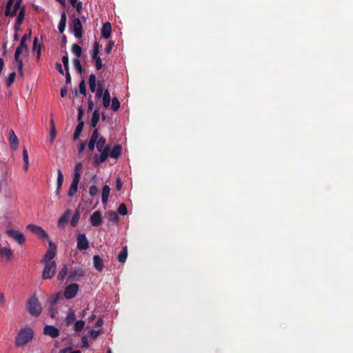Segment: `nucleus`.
Instances as JSON below:
<instances>
[{"mask_svg":"<svg viewBox=\"0 0 353 353\" xmlns=\"http://www.w3.org/2000/svg\"><path fill=\"white\" fill-rule=\"evenodd\" d=\"M6 299L3 292H0V307H3Z\"/></svg>","mask_w":353,"mask_h":353,"instance_id":"58","label":"nucleus"},{"mask_svg":"<svg viewBox=\"0 0 353 353\" xmlns=\"http://www.w3.org/2000/svg\"><path fill=\"white\" fill-rule=\"evenodd\" d=\"M120 108V102L119 99L117 97H114L112 99V104H111V109L116 112Z\"/></svg>","mask_w":353,"mask_h":353,"instance_id":"39","label":"nucleus"},{"mask_svg":"<svg viewBox=\"0 0 353 353\" xmlns=\"http://www.w3.org/2000/svg\"><path fill=\"white\" fill-rule=\"evenodd\" d=\"M67 273H68V268L65 265H64L57 275V279L59 281L63 280L64 278L65 277Z\"/></svg>","mask_w":353,"mask_h":353,"instance_id":"36","label":"nucleus"},{"mask_svg":"<svg viewBox=\"0 0 353 353\" xmlns=\"http://www.w3.org/2000/svg\"><path fill=\"white\" fill-rule=\"evenodd\" d=\"M80 179H78V175L77 174L76 177H73L72 181L70 184V186L68 190V196H73L74 194L77 192L78 184L79 183Z\"/></svg>","mask_w":353,"mask_h":353,"instance_id":"14","label":"nucleus"},{"mask_svg":"<svg viewBox=\"0 0 353 353\" xmlns=\"http://www.w3.org/2000/svg\"><path fill=\"white\" fill-rule=\"evenodd\" d=\"M33 336L34 332L30 327H24L21 329L15 337L16 346H25L32 339Z\"/></svg>","mask_w":353,"mask_h":353,"instance_id":"2","label":"nucleus"},{"mask_svg":"<svg viewBox=\"0 0 353 353\" xmlns=\"http://www.w3.org/2000/svg\"><path fill=\"white\" fill-rule=\"evenodd\" d=\"M110 148L109 145H105L101 152H106L107 155L110 156Z\"/></svg>","mask_w":353,"mask_h":353,"instance_id":"64","label":"nucleus"},{"mask_svg":"<svg viewBox=\"0 0 353 353\" xmlns=\"http://www.w3.org/2000/svg\"><path fill=\"white\" fill-rule=\"evenodd\" d=\"M56 134H57L56 129H50V136L48 137V141L50 142V144H52L54 142L55 137H56Z\"/></svg>","mask_w":353,"mask_h":353,"instance_id":"45","label":"nucleus"},{"mask_svg":"<svg viewBox=\"0 0 353 353\" xmlns=\"http://www.w3.org/2000/svg\"><path fill=\"white\" fill-rule=\"evenodd\" d=\"M63 182V175L60 170L57 172V189H61V186Z\"/></svg>","mask_w":353,"mask_h":353,"instance_id":"38","label":"nucleus"},{"mask_svg":"<svg viewBox=\"0 0 353 353\" xmlns=\"http://www.w3.org/2000/svg\"><path fill=\"white\" fill-rule=\"evenodd\" d=\"M72 62H73L74 67L77 69V72L79 73H81L82 66H81L79 59H73Z\"/></svg>","mask_w":353,"mask_h":353,"instance_id":"42","label":"nucleus"},{"mask_svg":"<svg viewBox=\"0 0 353 353\" xmlns=\"http://www.w3.org/2000/svg\"><path fill=\"white\" fill-rule=\"evenodd\" d=\"M43 333L52 338H56L59 335V330L53 325H46L43 329Z\"/></svg>","mask_w":353,"mask_h":353,"instance_id":"13","label":"nucleus"},{"mask_svg":"<svg viewBox=\"0 0 353 353\" xmlns=\"http://www.w3.org/2000/svg\"><path fill=\"white\" fill-rule=\"evenodd\" d=\"M118 212L121 215H125L128 213L126 205L124 203H121L118 208Z\"/></svg>","mask_w":353,"mask_h":353,"instance_id":"43","label":"nucleus"},{"mask_svg":"<svg viewBox=\"0 0 353 353\" xmlns=\"http://www.w3.org/2000/svg\"><path fill=\"white\" fill-rule=\"evenodd\" d=\"M14 61L17 63L19 72L20 73V74H23V65L22 60L20 59V56H18V59H14Z\"/></svg>","mask_w":353,"mask_h":353,"instance_id":"46","label":"nucleus"},{"mask_svg":"<svg viewBox=\"0 0 353 353\" xmlns=\"http://www.w3.org/2000/svg\"><path fill=\"white\" fill-rule=\"evenodd\" d=\"M15 77H16V74L14 72H11L8 75V77L6 79V85L8 87H10L14 83Z\"/></svg>","mask_w":353,"mask_h":353,"instance_id":"40","label":"nucleus"},{"mask_svg":"<svg viewBox=\"0 0 353 353\" xmlns=\"http://www.w3.org/2000/svg\"><path fill=\"white\" fill-rule=\"evenodd\" d=\"M128 257V249L127 246L122 248V250L119 252L117 256L118 261L121 263H124Z\"/></svg>","mask_w":353,"mask_h":353,"instance_id":"24","label":"nucleus"},{"mask_svg":"<svg viewBox=\"0 0 353 353\" xmlns=\"http://www.w3.org/2000/svg\"><path fill=\"white\" fill-rule=\"evenodd\" d=\"M114 43L113 41H109L108 44L107 45L105 50V51L107 54L110 53V52L114 46Z\"/></svg>","mask_w":353,"mask_h":353,"instance_id":"51","label":"nucleus"},{"mask_svg":"<svg viewBox=\"0 0 353 353\" xmlns=\"http://www.w3.org/2000/svg\"><path fill=\"white\" fill-rule=\"evenodd\" d=\"M97 145V141H93L92 139H90L88 144V148L90 151H92L94 149V145Z\"/></svg>","mask_w":353,"mask_h":353,"instance_id":"52","label":"nucleus"},{"mask_svg":"<svg viewBox=\"0 0 353 353\" xmlns=\"http://www.w3.org/2000/svg\"><path fill=\"white\" fill-rule=\"evenodd\" d=\"M85 145H86V143L85 142H81L79 145V146H78V152L79 154L83 152V151L84 150V149L85 148Z\"/></svg>","mask_w":353,"mask_h":353,"instance_id":"60","label":"nucleus"},{"mask_svg":"<svg viewBox=\"0 0 353 353\" xmlns=\"http://www.w3.org/2000/svg\"><path fill=\"white\" fill-rule=\"evenodd\" d=\"M68 89L66 86H63L61 89L60 94L61 97H65L67 95Z\"/></svg>","mask_w":353,"mask_h":353,"instance_id":"62","label":"nucleus"},{"mask_svg":"<svg viewBox=\"0 0 353 353\" xmlns=\"http://www.w3.org/2000/svg\"><path fill=\"white\" fill-rule=\"evenodd\" d=\"M27 229L41 239L48 237V233L40 226L34 224H29L27 225Z\"/></svg>","mask_w":353,"mask_h":353,"instance_id":"6","label":"nucleus"},{"mask_svg":"<svg viewBox=\"0 0 353 353\" xmlns=\"http://www.w3.org/2000/svg\"><path fill=\"white\" fill-rule=\"evenodd\" d=\"M77 248L79 250H85L89 248V241L84 233L78 234Z\"/></svg>","mask_w":353,"mask_h":353,"instance_id":"11","label":"nucleus"},{"mask_svg":"<svg viewBox=\"0 0 353 353\" xmlns=\"http://www.w3.org/2000/svg\"><path fill=\"white\" fill-rule=\"evenodd\" d=\"M13 256V252L10 248H8L6 247L0 248V257H5L8 260H10Z\"/></svg>","mask_w":353,"mask_h":353,"instance_id":"19","label":"nucleus"},{"mask_svg":"<svg viewBox=\"0 0 353 353\" xmlns=\"http://www.w3.org/2000/svg\"><path fill=\"white\" fill-rule=\"evenodd\" d=\"M121 154V146L120 145H115L111 150L110 157L114 159H118Z\"/></svg>","mask_w":353,"mask_h":353,"instance_id":"21","label":"nucleus"},{"mask_svg":"<svg viewBox=\"0 0 353 353\" xmlns=\"http://www.w3.org/2000/svg\"><path fill=\"white\" fill-rule=\"evenodd\" d=\"M6 234L8 235V236L12 238L20 245L23 244L26 241L24 234L19 230L12 229L8 230H6Z\"/></svg>","mask_w":353,"mask_h":353,"instance_id":"8","label":"nucleus"},{"mask_svg":"<svg viewBox=\"0 0 353 353\" xmlns=\"http://www.w3.org/2000/svg\"><path fill=\"white\" fill-rule=\"evenodd\" d=\"M65 83L69 84L71 83V76L68 70H65Z\"/></svg>","mask_w":353,"mask_h":353,"instance_id":"61","label":"nucleus"},{"mask_svg":"<svg viewBox=\"0 0 353 353\" xmlns=\"http://www.w3.org/2000/svg\"><path fill=\"white\" fill-rule=\"evenodd\" d=\"M99 192V189L97 188V187L94 185H92L90 187V190H89V194L90 196H94L95 195H97Z\"/></svg>","mask_w":353,"mask_h":353,"instance_id":"48","label":"nucleus"},{"mask_svg":"<svg viewBox=\"0 0 353 353\" xmlns=\"http://www.w3.org/2000/svg\"><path fill=\"white\" fill-rule=\"evenodd\" d=\"M93 263L94 267L95 269L101 272L103 268V259L98 255H95L93 257Z\"/></svg>","mask_w":353,"mask_h":353,"instance_id":"18","label":"nucleus"},{"mask_svg":"<svg viewBox=\"0 0 353 353\" xmlns=\"http://www.w3.org/2000/svg\"><path fill=\"white\" fill-rule=\"evenodd\" d=\"M83 126H84L83 121H80L79 123H78V125L76 127V129H75V131H74V133L73 135L74 140H77L79 139V137L83 130Z\"/></svg>","mask_w":353,"mask_h":353,"instance_id":"28","label":"nucleus"},{"mask_svg":"<svg viewBox=\"0 0 353 353\" xmlns=\"http://www.w3.org/2000/svg\"><path fill=\"white\" fill-rule=\"evenodd\" d=\"M100 334H101V330H91L89 332L90 337L94 340L96 339Z\"/></svg>","mask_w":353,"mask_h":353,"instance_id":"47","label":"nucleus"},{"mask_svg":"<svg viewBox=\"0 0 353 353\" xmlns=\"http://www.w3.org/2000/svg\"><path fill=\"white\" fill-rule=\"evenodd\" d=\"M56 270L57 264L54 261L46 263L42 272V279L46 280L52 278L56 273Z\"/></svg>","mask_w":353,"mask_h":353,"instance_id":"4","label":"nucleus"},{"mask_svg":"<svg viewBox=\"0 0 353 353\" xmlns=\"http://www.w3.org/2000/svg\"><path fill=\"white\" fill-rule=\"evenodd\" d=\"M102 97H103V105L105 108H108L110 105V101H111L110 92L108 90H105Z\"/></svg>","mask_w":353,"mask_h":353,"instance_id":"27","label":"nucleus"},{"mask_svg":"<svg viewBox=\"0 0 353 353\" xmlns=\"http://www.w3.org/2000/svg\"><path fill=\"white\" fill-rule=\"evenodd\" d=\"M50 248L47 250L46 253L43 256V259L41 260L42 263H50L52 259L55 256L56 254V245L52 242H49Z\"/></svg>","mask_w":353,"mask_h":353,"instance_id":"9","label":"nucleus"},{"mask_svg":"<svg viewBox=\"0 0 353 353\" xmlns=\"http://www.w3.org/2000/svg\"><path fill=\"white\" fill-rule=\"evenodd\" d=\"M74 8H76V10L77 12L80 14L81 12V10L83 8V3L81 1H79L77 4H75L74 6Z\"/></svg>","mask_w":353,"mask_h":353,"instance_id":"55","label":"nucleus"},{"mask_svg":"<svg viewBox=\"0 0 353 353\" xmlns=\"http://www.w3.org/2000/svg\"><path fill=\"white\" fill-rule=\"evenodd\" d=\"M70 27L72 29L74 36L77 39H80L83 36L82 24L81 20L78 17L72 19Z\"/></svg>","mask_w":353,"mask_h":353,"instance_id":"5","label":"nucleus"},{"mask_svg":"<svg viewBox=\"0 0 353 353\" xmlns=\"http://www.w3.org/2000/svg\"><path fill=\"white\" fill-rule=\"evenodd\" d=\"M94 61H95L96 69L98 70L101 69L103 67V65H102V61H101V58H97V59L94 60Z\"/></svg>","mask_w":353,"mask_h":353,"instance_id":"54","label":"nucleus"},{"mask_svg":"<svg viewBox=\"0 0 353 353\" xmlns=\"http://www.w3.org/2000/svg\"><path fill=\"white\" fill-rule=\"evenodd\" d=\"M106 139L103 137H101L97 141V149L98 151H101L105 146Z\"/></svg>","mask_w":353,"mask_h":353,"instance_id":"34","label":"nucleus"},{"mask_svg":"<svg viewBox=\"0 0 353 353\" xmlns=\"http://www.w3.org/2000/svg\"><path fill=\"white\" fill-rule=\"evenodd\" d=\"M83 116V111L82 110V108L79 107L78 108V116H77V120H78L79 123L80 121H83V120H82Z\"/></svg>","mask_w":353,"mask_h":353,"instance_id":"53","label":"nucleus"},{"mask_svg":"<svg viewBox=\"0 0 353 353\" xmlns=\"http://www.w3.org/2000/svg\"><path fill=\"white\" fill-rule=\"evenodd\" d=\"M9 143L12 150H16L18 148L19 141L13 130L9 132Z\"/></svg>","mask_w":353,"mask_h":353,"instance_id":"15","label":"nucleus"},{"mask_svg":"<svg viewBox=\"0 0 353 353\" xmlns=\"http://www.w3.org/2000/svg\"><path fill=\"white\" fill-rule=\"evenodd\" d=\"M73 324H74V330L76 332H81L85 326V322L83 320L77 321Z\"/></svg>","mask_w":353,"mask_h":353,"instance_id":"31","label":"nucleus"},{"mask_svg":"<svg viewBox=\"0 0 353 353\" xmlns=\"http://www.w3.org/2000/svg\"><path fill=\"white\" fill-rule=\"evenodd\" d=\"M30 37H31V30H30L28 34H25L22 37L20 43L16 49V51L14 53V59H17L18 56H20V54H21V52H23V50H28V46L26 45V42L28 39L30 38Z\"/></svg>","mask_w":353,"mask_h":353,"instance_id":"7","label":"nucleus"},{"mask_svg":"<svg viewBox=\"0 0 353 353\" xmlns=\"http://www.w3.org/2000/svg\"><path fill=\"white\" fill-rule=\"evenodd\" d=\"M32 51L37 52V60H39L41 57V45H38V38L37 37H34V39Z\"/></svg>","mask_w":353,"mask_h":353,"instance_id":"26","label":"nucleus"},{"mask_svg":"<svg viewBox=\"0 0 353 353\" xmlns=\"http://www.w3.org/2000/svg\"><path fill=\"white\" fill-rule=\"evenodd\" d=\"M107 218L109 221L117 223L119 221V216L114 211H110L108 212Z\"/></svg>","mask_w":353,"mask_h":353,"instance_id":"30","label":"nucleus"},{"mask_svg":"<svg viewBox=\"0 0 353 353\" xmlns=\"http://www.w3.org/2000/svg\"><path fill=\"white\" fill-rule=\"evenodd\" d=\"M90 90L92 92H94L96 90V76L94 74H91L89 76L88 79Z\"/></svg>","mask_w":353,"mask_h":353,"instance_id":"29","label":"nucleus"},{"mask_svg":"<svg viewBox=\"0 0 353 353\" xmlns=\"http://www.w3.org/2000/svg\"><path fill=\"white\" fill-rule=\"evenodd\" d=\"M110 187L108 185H103V190H102V196H101V197H102L101 200H102V203L103 204H106L108 199L109 194H110Z\"/></svg>","mask_w":353,"mask_h":353,"instance_id":"25","label":"nucleus"},{"mask_svg":"<svg viewBox=\"0 0 353 353\" xmlns=\"http://www.w3.org/2000/svg\"><path fill=\"white\" fill-rule=\"evenodd\" d=\"M79 290V285L77 283H71L68 285L64 291V296L67 299H70L74 298Z\"/></svg>","mask_w":353,"mask_h":353,"instance_id":"10","label":"nucleus"},{"mask_svg":"<svg viewBox=\"0 0 353 353\" xmlns=\"http://www.w3.org/2000/svg\"><path fill=\"white\" fill-rule=\"evenodd\" d=\"M60 299V293L55 294L53 296L48 299V302L52 306V310L53 309V307L55 306V305L57 303L59 300Z\"/></svg>","mask_w":353,"mask_h":353,"instance_id":"32","label":"nucleus"},{"mask_svg":"<svg viewBox=\"0 0 353 353\" xmlns=\"http://www.w3.org/2000/svg\"><path fill=\"white\" fill-rule=\"evenodd\" d=\"M65 23H66L59 21V25H58V29H59V31L60 33H63L64 32L65 28Z\"/></svg>","mask_w":353,"mask_h":353,"instance_id":"57","label":"nucleus"},{"mask_svg":"<svg viewBox=\"0 0 353 353\" xmlns=\"http://www.w3.org/2000/svg\"><path fill=\"white\" fill-rule=\"evenodd\" d=\"M79 92L83 94H86V86L84 79H82L81 82L79 83Z\"/></svg>","mask_w":353,"mask_h":353,"instance_id":"44","label":"nucleus"},{"mask_svg":"<svg viewBox=\"0 0 353 353\" xmlns=\"http://www.w3.org/2000/svg\"><path fill=\"white\" fill-rule=\"evenodd\" d=\"M95 97L97 99L101 98L103 94V83L101 82L98 83V88L96 89L95 92Z\"/></svg>","mask_w":353,"mask_h":353,"instance_id":"37","label":"nucleus"},{"mask_svg":"<svg viewBox=\"0 0 353 353\" xmlns=\"http://www.w3.org/2000/svg\"><path fill=\"white\" fill-rule=\"evenodd\" d=\"M122 187V182L119 178L117 179L116 181V188L117 190H120Z\"/></svg>","mask_w":353,"mask_h":353,"instance_id":"63","label":"nucleus"},{"mask_svg":"<svg viewBox=\"0 0 353 353\" xmlns=\"http://www.w3.org/2000/svg\"><path fill=\"white\" fill-rule=\"evenodd\" d=\"M81 341H82V347L88 348L90 347V345L88 343V339L86 338V336H83L81 338Z\"/></svg>","mask_w":353,"mask_h":353,"instance_id":"56","label":"nucleus"},{"mask_svg":"<svg viewBox=\"0 0 353 353\" xmlns=\"http://www.w3.org/2000/svg\"><path fill=\"white\" fill-rule=\"evenodd\" d=\"M100 113L99 110L96 109L94 110L90 121V126L92 128H95L99 121Z\"/></svg>","mask_w":353,"mask_h":353,"instance_id":"23","label":"nucleus"},{"mask_svg":"<svg viewBox=\"0 0 353 353\" xmlns=\"http://www.w3.org/2000/svg\"><path fill=\"white\" fill-rule=\"evenodd\" d=\"M72 52L77 57H80L82 53V49L78 44H73L72 46Z\"/></svg>","mask_w":353,"mask_h":353,"instance_id":"33","label":"nucleus"},{"mask_svg":"<svg viewBox=\"0 0 353 353\" xmlns=\"http://www.w3.org/2000/svg\"><path fill=\"white\" fill-rule=\"evenodd\" d=\"M80 215L79 212H76L74 215L72 216V218L70 221V225L72 227H75L79 221Z\"/></svg>","mask_w":353,"mask_h":353,"instance_id":"41","label":"nucleus"},{"mask_svg":"<svg viewBox=\"0 0 353 353\" xmlns=\"http://www.w3.org/2000/svg\"><path fill=\"white\" fill-rule=\"evenodd\" d=\"M100 152V155L95 154L94 157V164L95 165H98L101 163L104 162L108 157V155H107L106 152Z\"/></svg>","mask_w":353,"mask_h":353,"instance_id":"20","label":"nucleus"},{"mask_svg":"<svg viewBox=\"0 0 353 353\" xmlns=\"http://www.w3.org/2000/svg\"><path fill=\"white\" fill-rule=\"evenodd\" d=\"M61 59H62V62H63L65 70H69V59H68V55L65 54V56H63L62 57Z\"/></svg>","mask_w":353,"mask_h":353,"instance_id":"49","label":"nucleus"},{"mask_svg":"<svg viewBox=\"0 0 353 353\" xmlns=\"http://www.w3.org/2000/svg\"><path fill=\"white\" fill-rule=\"evenodd\" d=\"M27 310L30 315L38 317L42 312V306L36 294L32 295L28 299Z\"/></svg>","mask_w":353,"mask_h":353,"instance_id":"3","label":"nucleus"},{"mask_svg":"<svg viewBox=\"0 0 353 353\" xmlns=\"http://www.w3.org/2000/svg\"><path fill=\"white\" fill-rule=\"evenodd\" d=\"M70 215V210H67L58 220V226L62 227L68 221Z\"/></svg>","mask_w":353,"mask_h":353,"instance_id":"22","label":"nucleus"},{"mask_svg":"<svg viewBox=\"0 0 353 353\" xmlns=\"http://www.w3.org/2000/svg\"><path fill=\"white\" fill-rule=\"evenodd\" d=\"M94 54L99 53V44L97 42H95L93 45V52Z\"/></svg>","mask_w":353,"mask_h":353,"instance_id":"59","label":"nucleus"},{"mask_svg":"<svg viewBox=\"0 0 353 353\" xmlns=\"http://www.w3.org/2000/svg\"><path fill=\"white\" fill-rule=\"evenodd\" d=\"M99 131L97 129H95L92 134V136L90 137V139L93 140V141H97L98 139H99Z\"/></svg>","mask_w":353,"mask_h":353,"instance_id":"50","label":"nucleus"},{"mask_svg":"<svg viewBox=\"0 0 353 353\" xmlns=\"http://www.w3.org/2000/svg\"><path fill=\"white\" fill-rule=\"evenodd\" d=\"M76 319L75 311L70 308L68 311L67 315L65 318V323L66 326H70L73 324Z\"/></svg>","mask_w":353,"mask_h":353,"instance_id":"16","label":"nucleus"},{"mask_svg":"<svg viewBox=\"0 0 353 353\" xmlns=\"http://www.w3.org/2000/svg\"><path fill=\"white\" fill-rule=\"evenodd\" d=\"M90 221L92 226L97 227L102 223V214L99 210L94 212L90 217Z\"/></svg>","mask_w":353,"mask_h":353,"instance_id":"12","label":"nucleus"},{"mask_svg":"<svg viewBox=\"0 0 353 353\" xmlns=\"http://www.w3.org/2000/svg\"><path fill=\"white\" fill-rule=\"evenodd\" d=\"M112 26L110 23L105 22L101 28V35L104 39H109L111 35Z\"/></svg>","mask_w":353,"mask_h":353,"instance_id":"17","label":"nucleus"},{"mask_svg":"<svg viewBox=\"0 0 353 353\" xmlns=\"http://www.w3.org/2000/svg\"><path fill=\"white\" fill-rule=\"evenodd\" d=\"M83 168V164L82 163L79 162L77 163L75 165L74 170V176L76 177L77 174L78 175V179H81V170Z\"/></svg>","mask_w":353,"mask_h":353,"instance_id":"35","label":"nucleus"},{"mask_svg":"<svg viewBox=\"0 0 353 353\" xmlns=\"http://www.w3.org/2000/svg\"><path fill=\"white\" fill-rule=\"evenodd\" d=\"M22 1L23 0H16L15 1L14 0H8L6 6L4 14L6 17H14L17 14V10H19L14 25V28L16 30H17L19 26L23 23L25 17V8H21Z\"/></svg>","mask_w":353,"mask_h":353,"instance_id":"1","label":"nucleus"}]
</instances>
